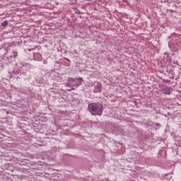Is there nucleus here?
Masks as SVG:
<instances>
[{
	"label": "nucleus",
	"mask_w": 181,
	"mask_h": 181,
	"mask_svg": "<svg viewBox=\"0 0 181 181\" xmlns=\"http://www.w3.org/2000/svg\"><path fill=\"white\" fill-rule=\"evenodd\" d=\"M102 85L100 83L98 82L97 86H95L94 93H101V89H102Z\"/></svg>",
	"instance_id": "7ed1b4c3"
},
{
	"label": "nucleus",
	"mask_w": 181,
	"mask_h": 181,
	"mask_svg": "<svg viewBox=\"0 0 181 181\" xmlns=\"http://www.w3.org/2000/svg\"><path fill=\"white\" fill-rule=\"evenodd\" d=\"M15 53H16V56H18V52H16Z\"/></svg>",
	"instance_id": "423d86ee"
},
{
	"label": "nucleus",
	"mask_w": 181,
	"mask_h": 181,
	"mask_svg": "<svg viewBox=\"0 0 181 181\" xmlns=\"http://www.w3.org/2000/svg\"><path fill=\"white\" fill-rule=\"evenodd\" d=\"M88 108L91 110L93 112H98V114L103 112V105L100 103H90L88 105Z\"/></svg>",
	"instance_id": "f257e3e1"
},
{
	"label": "nucleus",
	"mask_w": 181,
	"mask_h": 181,
	"mask_svg": "<svg viewBox=\"0 0 181 181\" xmlns=\"http://www.w3.org/2000/svg\"><path fill=\"white\" fill-rule=\"evenodd\" d=\"M8 25V21H5L1 23V26H6Z\"/></svg>",
	"instance_id": "39448f33"
},
{
	"label": "nucleus",
	"mask_w": 181,
	"mask_h": 181,
	"mask_svg": "<svg viewBox=\"0 0 181 181\" xmlns=\"http://www.w3.org/2000/svg\"><path fill=\"white\" fill-rule=\"evenodd\" d=\"M68 83L70 86H73L74 87H78V86H81L83 83V78H69L68 80Z\"/></svg>",
	"instance_id": "f03ea898"
},
{
	"label": "nucleus",
	"mask_w": 181,
	"mask_h": 181,
	"mask_svg": "<svg viewBox=\"0 0 181 181\" xmlns=\"http://www.w3.org/2000/svg\"><path fill=\"white\" fill-rule=\"evenodd\" d=\"M163 94H167L169 95L170 94V93H172V89L170 88H168V87H164L163 89Z\"/></svg>",
	"instance_id": "20e7f679"
}]
</instances>
